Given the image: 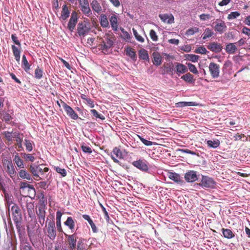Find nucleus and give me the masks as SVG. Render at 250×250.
Instances as JSON below:
<instances>
[{"label": "nucleus", "mask_w": 250, "mask_h": 250, "mask_svg": "<svg viewBox=\"0 0 250 250\" xmlns=\"http://www.w3.org/2000/svg\"><path fill=\"white\" fill-rule=\"evenodd\" d=\"M52 220H48V218L47 219L46 222V228L47 233V236L52 240H54L57 235V231L55 227V224L54 221V216L52 215L51 217Z\"/></svg>", "instance_id": "obj_3"}, {"label": "nucleus", "mask_w": 250, "mask_h": 250, "mask_svg": "<svg viewBox=\"0 0 250 250\" xmlns=\"http://www.w3.org/2000/svg\"><path fill=\"white\" fill-rule=\"evenodd\" d=\"M139 58L146 61H149L147 51L145 49H142L139 51Z\"/></svg>", "instance_id": "obj_40"}, {"label": "nucleus", "mask_w": 250, "mask_h": 250, "mask_svg": "<svg viewBox=\"0 0 250 250\" xmlns=\"http://www.w3.org/2000/svg\"><path fill=\"white\" fill-rule=\"evenodd\" d=\"M90 4L93 11L95 13L100 14L102 11V7L97 0H93Z\"/></svg>", "instance_id": "obj_22"}, {"label": "nucleus", "mask_w": 250, "mask_h": 250, "mask_svg": "<svg viewBox=\"0 0 250 250\" xmlns=\"http://www.w3.org/2000/svg\"><path fill=\"white\" fill-rule=\"evenodd\" d=\"M14 138H15L16 144H15L18 148L20 149L19 150H21V149H23L22 146V142L23 140V137H21V135L19 132H14L13 133ZM22 136V134H21Z\"/></svg>", "instance_id": "obj_24"}, {"label": "nucleus", "mask_w": 250, "mask_h": 250, "mask_svg": "<svg viewBox=\"0 0 250 250\" xmlns=\"http://www.w3.org/2000/svg\"><path fill=\"white\" fill-rule=\"evenodd\" d=\"M168 177L171 180L177 183H182L183 181L181 178L180 175L175 172H168Z\"/></svg>", "instance_id": "obj_25"}, {"label": "nucleus", "mask_w": 250, "mask_h": 250, "mask_svg": "<svg viewBox=\"0 0 250 250\" xmlns=\"http://www.w3.org/2000/svg\"><path fill=\"white\" fill-rule=\"evenodd\" d=\"M125 50L127 56H129L133 61H136L137 56L134 49L131 47H127L125 48Z\"/></svg>", "instance_id": "obj_28"}, {"label": "nucleus", "mask_w": 250, "mask_h": 250, "mask_svg": "<svg viewBox=\"0 0 250 250\" xmlns=\"http://www.w3.org/2000/svg\"><path fill=\"white\" fill-rule=\"evenodd\" d=\"M100 21L101 26L103 28H107L109 27V22L106 15L102 14L100 16Z\"/></svg>", "instance_id": "obj_34"}, {"label": "nucleus", "mask_w": 250, "mask_h": 250, "mask_svg": "<svg viewBox=\"0 0 250 250\" xmlns=\"http://www.w3.org/2000/svg\"><path fill=\"white\" fill-rule=\"evenodd\" d=\"M81 148L83 152L84 153L91 154L92 152L91 148L89 146L82 145L81 146Z\"/></svg>", "instance_id": "obj_60"}, {"label": "nucleus", "mask_w": 250, "mask_h": 250, "mask_svg": "<svg viewBox=\"0 0 250 250\" xmlns=\"http://www.w3.org/2000/svg\"><path fill=\"white\" fill-rule=\"evenodd\" d=\"M242 33L250 37V28L244 27L242 29Z\"/></svg>", "instance_id": "obj_64"}, {"label": "nucleus", "mask_w": 250, "mask_h": 250, "mask_svg": "<svg viewBox=\"0 0 250 250\" xmlns=\"http://www.w3.org/2000/svg\"><path fill=\"white\" fill-rule=\"evenodd\" d=\"M199 185L206 188H213L216 185V182L211 178L207 176H202Z\"/></svg>", "instance_id": "obj_5"}, {"label": "nucleus", "mask_w": 250, "mask_h": 250, "mask_svg": "<svg viewBox=\"0 0 250 250\" xmlns=\"http://www.w3.org/2000/svg\"><path fill=\"white\" fill-rule=\"evenodd\" d=\"M140 139L141 141V142L146 146H152L153 144L152 142L147 140L142 137H140Z\"/></svg>", "instance_id": "obj_62"}, {"label": "nucleus", "mask_w": 250, "mask_h": 250, "mask_svg": "<svg viewBox=\"0 0 250 250\" xmlns=\"http://www.w3.org/2000/svg\"><path fill=\"white\" fill-rule=\"evenodd\" d=\"M182 79L185 81L186 82L189 83H193L194 82L195 80L193 79L192 75L189 73H187L185 75H183L181 78Z\"/></svg>", "instance_id": "obj_41"}, {"label": "nucleus", "mask_w": 250, "mask_h": 250, "mask_svg": "<svg viewBox=\"0 0 250 250\" xmlns=\"http://www.w3.org/2000/svg\"><path fill=\"white\" fill-rule=\"evenodd\" d=\"M13 161L19 168H21L24 167L23 161L18 154L14 156Z\"/></svg>", "instance_id": "obj_38"}, {"label": "nucleus", "mask_w": 250, "mask_h": 250, "mask_svg": "<svg viewBox=\"0 0 250 250\" xmlns=\"http://www.w3.org/2000/svg\"><path fill=\"white\" fill-rule=\"evenodd\" d=\"M28 215L31 220L35 219V214L34 210V205L32 202L26 203V205Z\"/></svg>", "instance_id": "obj_19"}, {"label": "nucleus", "mask_w": 250, "mask_h": 250, "mask_svg": "<svg viewBox=\"0 0 250 250\" xmlns=\"http://www.w3.org/2000/svg\"><path fill=\"white\" fill-rule=\"evenodd\" d=\"M161 20L164 22L171 24L174 22V17L172 14H160L159 16Z\"/></svg>", "instance_id": "obj_20"}, {"label": "nucleus", "mask_w": 250, "mask_h": 250, "mask_svg": "<svg viewBox=\"0 0 250 250\" xmlns=\"http://www.w3.org/2000/svg\"><path fill=\"white\" fill-rule=\"evenodd\" d=\"M213 34V32L209 29V28H206L205 29V32L203 34V39L205 40L208 38H209L211 37Z\"/></svg>", "instance_id": "obj_48"}, {"label": "nucleus", "mask_w": 250, "mask_h": 250, "mask_svg": "<svg viewBox=\"0 0 250 250\" xmlns=\"http://www.w3.org/2000/svg\"><path fill=\"white\" fill-rule=\"evenodd\" d=\"M240 16V13L238 12H231L228 16L229 20L234 19Z\"/></svg>", "instance_id": "obj_58"}, {"label": "nucleus", "mask_w": 250, "mask_h": 250, "mask_svg": "<svg viewBox=\"0 0 250 250\" xmlns=\"http://www.w3.org/2000/svg\"><path fill=\"white\" fill-rule=\"evenodd\" d=\"M77 250H86V244L82 239H79L78 242Z\"/></svg>", "instance_id": "obj_47"}, {"label": "nucleus", "mask_w": 250, "mask_h": 250, "mask_svg": "<svg viewBox=\"0 0 250 250\" xmlns=\"http://www.w3.org/2000/svg\"><path fill=\"white\" fill-rule=\"evenodd\" d=\"M187 64L188 67L189 71L193 73V74H197L198 73V71L196 67V66L190 63H187Z\"/></svg>", "instance_id": "obj_56"}, {"label": "nucleus", "mask_w": 250, "mask_h": 250, "mask_svg": "<svg viewBox=\"0 0 250 250\" xmlns=\"http://www.w3.org/2000/svg\"><path fill=\"white\" fill-rule=\"evenodd\" d=\"M223 236L227 239H231L234 237L235 235L233 232L229 229H222Z\"/></svg>", "instance_id": "obj_33"}, {"label": "nucleus", "mask_w": 250, "mask_h": 250, "mask_svg": "<svg viewBox=\"0 0 250 250\" xmlns=\"http://www.w3.org/2000/svg\"><path fill=\"white\" fill-rule=\"evenodd\" d=\"M101 206L102 208V210H103V211L104 212V219L106 220L107 222L109 223V220H110V217H109V216L108 215V212L106 210L104 206H103L102 205H101Z\"/></svg>", "instance_id": "obj_61"}, {"label": "nucleus", "mask_w": 250, "mask_h": 250, "mask_svg": "<svg viewBox=\"0 0 250 250\" xmlns=\"http://www.w3.org/2000/svg\"><path fill=\"white\" fill-rule=\"evenodd\" d=\"M54 169L62 177L66 176L67 172L65 169L61 168L58 166H54Z\"/></svg>", "instance_id": "obj_44"}, {"label": "nucleus", "mask_w": 250, "mask_h": 250, "mask_svg": "<svg viewBox=\"0 0 250 250\" xmlns=\"http://www.w3.org/2000/svg\"><path fill=\"white\" fill-rule=\"evenodd\" d=\"M208 68L211 76L213 78H217L219 77L220 73V66L219 64L211 62L209 64Z\"/></svg>", "instance_id": "obj_12"}, {"label": "nucleus", "mask_w": 250, "mask_h": 250, "mask_svg": "<svg viewBox=\"0 0 250 250\" xmlns=\"http://www.w3.org/2000/svg\"><path fill=\"white\" fill-rule=\"evenodd\" d=\"M226 51L227 53L232 54L236 52L237 48L234 43H229L226 45L225 48Z\"/></svg>", "instance_id": "obj_32"}, {"label": "nucleus", "mask_w": 250, "mask_h": 250, "mask_svg": "<svg viewBox=\"0 0 250 250\" xmlns=\"http://www.w3.org/2000/svg\"><path fill=\"white\" fill-rule=\"evenodd\" d=\"M29 169L30 172L33 174V175H34L35 177L37 178H39V180L42 179L41 177H39V175L37 172V166L35 167L34 166L30 165L29 166ZM36 180H38V179H36Z\"/></svg>", "instance_id": "obj_46"}, {"label": "nucleus", "mask_w": 250, "mask_h": 250, "mask_svg": "<svg viewBox=\"0 0 250 250\" xmlns=\"http://www.w3.org/2000/svg\"><path fill=\"white\" fill-rule=\"evenodd\" d=\"M20 192L23 196L32 198L36 194V190L32 185H29L27 182H21L20 183Z\"/></svg>", "instance_id": "obj_2"}, {"label": "nucleus", "mask_w": 250, "mask_h": 250, "mask_svg": "<svg viewBox=\"0 0 250 250\" xmlns=\"http://www.w3.org/2000/svg\"><path fill=\"white\" fill-rule=\"evenodd\" d=\"M163 67L164 70L162 72V74H165V73L173 74V65L172 62L164 64L162 68Z\"/></svg>", "instance_id": "obj_31"}, {"label": "nucleus", "mask_w": 250, "mask_h": 250, "mask_svg": "<svg viewBox=\"0 0 250 250\" xmlns=\"http://www.w3.org/2000/svg\"><path fill=\"white\" fill-rule=\"evenodd\" d=\"M12 49L16 60L19 62L21 58V50L18 48V47L14 45H12Z\"/></svg>", "instance_id": "obj_39"}, {"label": "nucleus", "mask_w": 250, "mask_h": 250, "mask_svg": "<svg viewBox=\"0 0 250 250\" xmlns=\"http://www.w3.org/2000/svg\"><path fill=\"white\" fill-rule=\"evenodd\" d=\"M109 21L112 29L114 31H117L118 29V17L115 14H111L109 16Z\"/></svg>", "instance_id": "obj_16"}, {"label": "nucleus", "mask_w": 250, "mask_h": 250, "mask_svg": "<svg viewBox=\"0 0 250 250\" xmlns=\"http://www.w3.org/2000/svg\"><path fill=\"white\" fill-rule=\"evenodd\" d=\"M149 36L150 37L151 39L154 41V42H157L158 40V36L156 34V32L153 30L151 29L150 31L149 32Z\"/></svg>", "instance_id": "obj_57"}, {"label": "nucleus", "mask_w": 250, "mask_h": 250, "mask_svg": "<svg viewBox=\"0 0 250 250\" xmlns=\"http://www.w3.org/2000/svg\"><path fill=\"white\" fill-rule=\"evenodd\" d=\"M80 9L82 13L86 16L89 17L92 15V11L90 9L89 3L80 5Z\"/></svg>", "instance_id": "obj_21"}, {"label": "nucleus", "mask_w": 250, "mask_h": 250, "mask_svg": "<svg viewBox=\"0 0 250 250\" xmlns=\"http://www.w3.org/2000/svg\"><path fill=\"white\" fill-rule=\"evenodd\" d=\"M227 28L226 23L224 21H219V22L216 21V24L214 26V30L220 34L223 33Z\"/></svg>", "instance_id": "obj_17"}, {"label": "nucleus", "mask_w": 250, "mask_h": 250, "mask_svg": "<svg viewBox=\"0 0 250 250\" xmlns=\"http://www.w3.org/2000/svg\"><path fill=\"white\" fill-rule=\"evenodd\" d=\"M177 107H185L187 106H197L198 104L194 102H180L176 104Z\"/></svg>", "instance_id": "obj_37"}, {"label": "nucleus", "mask_w": 250, "mask_h": 250, "mask_svg": "<svg viewBox=\"0 0 250 250\" xmlns=\"http://www.w3.org/2000/svg\"><path fill=\"white\" fill-rule=\"evenodd\" d=\"M196 53L206 54L208 52L204 46H200L196 48L194 51Z\"/></svg>", "instance_id": "obj_52"}, {"label": "nucleus", "mask_w": 250, "mask_h": 250, "mask_svg": "<svg viewBox=\"0 0 250 250\" xmlns=\"http://www.w3.org/2000/svg\"><path fill=\"white\" fill-rule=\"evenodd\" d=\"M42 70L38 67L35 70V77L37 79H40L42 77Z\"/></svg>", "instance_id": "obj_51"}, {"label": "nucleus", "mask_w": 250, "mask_h": 250, "mask_svg": "<svg viewBox=\"0 0 250 250\" xmlns=\"http://www.w3.org/2000/svg\"><path fill=\"white\" fill-rule=\"evenodd\" d=\"M21 154L26 162L30 161L33 162L35 160V158L32 154L21 153Z\"/></svg>", "instance_id": "obj_42"}, {"label": "nucleus", "mask_w": 250, "mask_h": 250, "mask_svg": "<svg viewBox=\"0 0 250 250\" xmlns=\"http://www.w3.org/2000/svg\"><path fill=\"white\" fill-rule=\"evenodd\" d=\"M46 206L45 204H41L38 207V210L36 211L39 222L42 226L44 224L45 217L46 215Z\"/></svg>", "instance_id": "obj_7"}, {"label": "nucleus", "mask_w": 250, "mask_h": 250, "mask_svg": "<svg viewBox=\"0 0 250 250\" xmlns=\"http://www.w3.org/2000/svg\"><path fill=\"white\" fill-rule=\"evenodd\" d=\"M22 66L26 72H28L30 69V65L29 64L25 56H22Z\"/></svg>", "instance_id": "obj_43"}, {"label": "nucleus", "mask_w": 250, "mask_h": 250, "mask_svg": "<svg viewBox=\"0 0 250 250\" xmlns=\"http://www.w3.org/2000/svg\"><path fill=\"white\" fill-rule=\"evenodd\" d=\"M207 48L211 51L218 53L220 52L223 48L222 45L217 42H210L207 45Z\"/></svg>", "instance_id": "obj_15"}, {"label": "nucleus", "mask_w": 250, "mask_h": 250, "mask_svg": "<svg viewBox=\"0 0 250 250\" xmlns=\"http://www.w3.org/2000/svg\"><path fill=\"white\" fill-rule=\"evenodd\" d=\"M90 112L92 114L93 116L95 118L100 119L102 120H104L105 119L104 116L102 114H99L96 110L91 109Z\"/></svg>", "instance_id": "obj_50"}, {"label": "nucleus", "mask_w": 250, "mask_h": 250, "mask_svg": "<svg viewBox=\"0 0 250 250\" xmlns=\"http://www.w3.org/2000/svg\"><path fill=\"white\" fill-rule=\"evenodd\" d=\"M3 165L6 167L5 170L12 179H14L16 176V171L11 161L5 159Z\"/></svg>", "instance_id": "obj_6"}, {"label": "nucleus", "mask_w": 250, "mask_h": 250, "mask_svg": "<svg viewBox=\"0 0 250 250\" xmlns=\"http://www.w3.org/2000/svg\"><path fill=\"white\" fill-rule=\"evenodd\" d=\"M65 236L67 239L69 249L70 250H74L76 247L77 234L76 233L71 235L65 234Z\"/></svg>", "instance_id": "obj_13"}, {"label": "nucleus", "mask_w": 250, "mask_h": 250, "mask_svg": "<svg viewBox=\"0 0 250 250\" xmlns=\"http://www.w3.org/2000/svg\"><path fill=\"white\" fill-rule=\"evenodd\" d=\"M186 58L188 60L191 61L192 62H197L199 59V56L194 54H188Z\"/></svg>", "instance_id": "obj_49"}, {"label": "nucleus", "mask_w": 250, "mask_h": 250, "mask_svg": "<svg viewBox=\"0 0 250 250\" xmlns=\"http://www.w3.org/2000/svg\"><path fill=\"white\" fill-rule=\"evenodd\" d=\"M11 39L12 41L14 42V43L19 46L20 47H21V43L19 41L18 37L16 36L15 34H12Z\"/></svg>", "instance_id": "obj_59"}, {"label": "nucleus", "mask_w": 250, "mask_h": 250, "mask_svg": "<svg viewBox=\"0 0 250 250\" xmlns=\"http://www.w3.org/2000/svg\"><path fill=\"white\" fill-rule=\"evenodd\" d=\"M70 16V10L66 4H64L62 6L61 18L63 20H66Z\"/></svg>", "instance_id": "obj_30"}, {"label": "nucleus", "mask_w": 250, "mask_h": 250, "mask_svg": "<svg viewBox=\"0 0 250 250\" xmlns=\"http://www.w3.org/2000/svg\"><path fill=\"white\" fill-rule=\"evenodd\" d=\"M90 29V23L84 21L78 23L77 33L79 37H84L89 33Z\"/></svg>", "instance_id": "obj_4"}, {"label": "nucleus", "mask_w": 250, "mask_h": 250, "mask_svg": "<svg viewBox=\"0 0 250 250\" xmlns=\"http://www.w3.org/2000/svg\"><path fill=\"white\" fill-rule=\"evenodd\" d=\"M175 68L177 73L179 74H184L188 70L186 65L179 62H176Z\"/></svg>", "instance_id": "obj_29"}, {"label": "nucleus", "mask_w": 250, "mask_h": 250, "mask_svg": "<svg viewBox=\"0 0 250 250\" xmlns=\"http://www.w3.org/2000/svg\"><path fill=\"white\" fill-rule=\"evenodd\" d=\"M3 135L8 142L7 143L9 144L10 143L11 144L12 138H14L13 133L12 132L4 131L3 132Z\"/></svg>", "instance_id": "obj_45"}, {"label": "nucleus", "mask_w": 250, "mask_h": 250, "mask_svg": "<svg viewBox=\"0 0 250 250\" xmlns=\"http://www.w3.org/2000/svg\"><path fill=\"white\" fill-rule=\"evenodd\" d=\"M199 32V28L197 27H192L188 29L186 32L187 36L193 35L194 33Z\"/></svg>", "instance_id": "obj_54"}, {"label": "nucleus", "mask_w": 250, "mask_h": 250, "mask_svg": "<svg viewBox=\"0 0 250 250\" xmlns=\"http://www.w3.org/2000/svg\"><path fill=\"white\" fill-rule=\"evenodd\" d=\"M62 213L60 210H58L56 212V227L57 230L62 232L63 231L62 225H61V218L62 216Z\"/></svg>", "instance_id": "obj_26"}, {"label": "nucleus", "mask_w": 250, "mask_h": 250, "mask_svg": "<svg viewBox=\"0 0 250 250\" xmlns=\"http://www.w3.org/2000/svg\"><path fill=\"white\" fill-rule=\"evenodd\" d=\"M19 176L23 179L28 181H32L31 176L25 170L21 169L19 172Z\"/></svg>", "instance_id": "obj_36"}, {"label": "nucleus", "mask_w": 250, "mask_h": 250, "mask_svg": "<svg viewBox=\"0 0 250 250\" xmlns=\"http://www.w3.org/2000/svg\"><path fill=\"white\" fill-rule=\"evenodd\" d=\"M111 157L114 162L119 164L120 161L116 158L120 159H124V156L121 149L118 147H115L113 148L112 152L111 153Z\"/></svg>", "instance_id": "obj_11"}, {"label": "nucleus", "mask_w": 250, "mask_h": 250, "mask_svg": "<svg viewBox=\"0 0 250 250\" xmlns=\"http://www.w3.org/2000/svg\"><path fill=\"white\" fill-rule=\"evenodd\" d=\"M25 142V146L26 147V149L28 152H31L33 149V146L32 144L31 143L30 141L29 140L25 139L24 140Z\"/></svg>", "instance_id": "obj_55"}, {"label": "nucleus", "mask_w": 250, "mask_h": 250, "mask_svg": "<svg viewBox=\"0 0 250 250\" xmlns=\"http://www.w3.org/2000/svg\"><path fill=\"white\" fill-rule=\"evenodd\" d=\"M76 222V221L74 220L72 217H68L66 220L64 222V224L73 232L75 229Z\"/></svg>", "instance_id": "obj_27"}, {"label": "nucleus", "mask_w": 250, "mask_h": 250, "mask_svg": "<svg viewBox=\"0 0 250 250\" xmlns=\"http://www.w3.org/2000/svg\"><path fill=\"white\" fill-rule=\"evenodd\" d=\"M132 30H133V34H134L136 39L138 41H139V42H144V41H145L144 39L141 35H140L138 34V33L137 32V30H135L134 28H133Z\"/></svg>", "instance_id": "obj_53"}, {"label": "nucleus", "mask_w": 250, "mask_h": 250, "mask_svg": "<svg viewBox=\"0 0 250 250\" xmlns=\"http://www.w3.org/2000/svg\"><path fill=\"white\" fill-rule=\"evenodd\" d=\"M38 185L40 188H43L44 189H46V188L48 187V186L47 185V182L46 181L40 182L38 183Z\"/></svg>", "instance_id": "obj_63"}, {"label": "nucleus", "mask_w": 250, "mask_h": 250, "mask_svg": "<svg viewBox=\"0 0 250 250\" xmlns=\"http://www.w3.org/2000/svg\"><path fill=\"white\" fill-rule=\"evenodd\" d=\"M61 102L63 108L66 112L67 115L69 116L71 119L73 120H77L78 119L79 116L78 114L69 105H67L62 100H61Z\"/></svg>", "instance_id": "obj_9"}, {"label": "nucleus", "mask_w": 250, "mask_h": 250, "mask_svg": "<svg viewBox=\"0 0 250 250\" xmlns=\"http://www.w3.org/2000/svg\"><path fill=\"white\" fill-rule=\"evenodd\" d=\"M78 19V16L77 12L75 11H73L71 13V17L67 24V27L71 32L74 31L77 23Z\"/></svg>", "instance_id": "obj_10"}, {"label": "nucleus", "mask_w": 250, "mask_h": 250, "mask_svg": "<svg viewBox=\"0 0 250 250\" xmlns=\"http://www.w3.org/2000/svg\"><path fill=\"white\" fill-rule=\"evenodd\" d=\"M12 204L11 208V212L12 214L13 221L16 225L18 232L21 234V221L22 216L21 211L19 207L15 203L10 204L9 206Z\"/></svg>", "instance_id": "obj_1"}, {"label": "nucleus", "mask_w": 250, "mask_h": 250, "mask_svg": "<svg viewBox=\"0 0 250 250\" xmlns=\"http://www.w3.org/2000/svg\"><path fill=\"white\" fill-rule=\"evenodd\" d=\"M207 145L208 147L216 148L219 146L220 142L219 140H208L207 141Z\"/></svg>", "instance_id": "obj_35"}, {"label": "nucleus", "mask_w": 250, "mask_h": 250, "mask_svg": "<svg viewBox=\"0 0 250 250\" xmlns=\"http://www.w3.org/2000/svg\"><path fill=\"white\" fill-rule=\"evenodd\" d=\"M185 179L188 182H193L197 180L196 172L190 171L187 172L185 175Z\"/></svg>", "instance_id": "obj_18"}, {"label": "nucleus", "mask_w": 250, "mask_h": 250, "mask_svg": "<svg viewBox=\"0 0 250 250\" xmlns=\"http://www.w3.org/2000/svg\"><path fill=\"white\" fill-rule=\"evenodd\" d=\"M114 40L112 36L110 35L107 36L104 40L103 41L102 43L100 45L101 49L103 51H107L113 46Z\"/></svg>", "instance_id": "obj_8"}, {"label": "nucleus", "mask_w": 250, "mask_h": 250, "mask_svg": "<svg viewBox=\"0 0 250 250\" xmlns=\"http://www.w3.org/2000/svg\"><path fill=\"white\" fill-rule=\"evenodd\" d=\"M133 166L144 172H147L148 170V167L146 162L145 160L139 159L132 162Z\"/></svg>", "instance_id": "obj_14"}, {"label": "nucleus", "mask_w": 250, "mask_h": 250, "mask_svg": "<svg viewBox=\"0 0 250 250\" xmlns=\"http://www.w3.org/2000/svg\"><path fill=\"white\" fill-rule=\"evenodd\" d=\"M152 62L156 66H159L162 63V58L158 52H154L153 53Z\"/></svg>", "instance_id": "obj_23"}]
</instances>
